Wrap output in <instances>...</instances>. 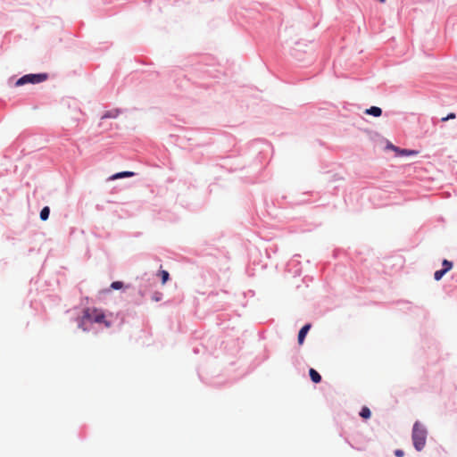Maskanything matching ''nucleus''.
I'll return each instance as SVG.
<instances>
[{"label": "nucleus", "mask_w": 457, "mask_h": 457, "mask_svg": "<svg viewBox=\"0 0 457 457\" xmlns=\"http://www.w3.org/2000/svg\"><path fill=\"white\" fill-rule=\"evenodd\" d=\"M36 135L21 134L16 140L5 150L4 157L12 158L14 154L21 148V153L32 148V142L36 139Z\"/></svg>", "instance_id": "f257e3e1"}, {"label": "nucleus", "mask_w": 457, "mask_h": 457, "mask_svg": "<svg viewBox=\"0 0 457 457\" xmlns=\"http://www.w3.org/2000/svg\"><path fill=\"white\" fill-rule=\"evenodd\" d=\"M259 145H262L266 147L270 146L268 141L262 138H256L249 143L250 147L255 148L254 152L256 153V157L250 168L255 170L256 171H262L265 168V166L262 164L266 157L264 149L262 147L259 148Z\"/></svg>", "instance_id": "f03ea898"}, {"label": "nucleus", "mask_w": 457, "mask_h": 457, "mask_svg": "<svg viewBox=\"0 0 457 457\" xmlns=\"http://www.w3.org/2000/svg\"><path fill=\"white\" fill-rule=\"evenodd\" d=\"M428 431L419 421H416L412 428L411 439L414 448L420 452L424 449L427 441Z\"/></svg>", "instance_id": "7ed1b4c3"}, {"label": "nucleus", "mask_w": 457, "mask_h": 457, "mask_svg": "<svg viewBox=\"0 0 457 457\" xmlns=\"http://www.w3.org/2000/svg\"><path fill=\"white\" fill-rule=\"evenodd\" d=\"M49 78L47 72L28 73L22 75L14 82L15 87H21L27 84H39L46 81Z\"/></svg>", "instance_id": "20e7f679"}, {"label": "nucleus", "mask_w": 457, "mask_h": 457, "mask_svg": "<svg viewBox=\"0 0 457 457\" xmlns=\"http://www.w3.org/2000/svg\"><path fill=\"white\" fill-rule=\"evenodd\" d=\"M83 318L91 322L104 323L106 328L111 327V323L105 320L104 313L98 309H86L84 312Z\"/></svg>", "instance_id": "39448f33"}, {"label": "nucleus", "mask_w": 457, "mask_h": 457, "mask_svg": "<svg viewBox=\"0 0 457 457\" xmlns=\"http://www.w3.org/2000/svg\"><path fill=\"white\" fill-rule=\"evenodd\" d=\"M220 162L217 163V166L221 168V169L226 170V171L233 172V171H237L238 170H243L245 168V167H241V168L236 167V168H234L232 166V158L230 156L220 157Z\"/></svg>", "instance_id": "423d86ee"}, {"label": "nucleus", "mask_w": 457, "mask_h": 457, "mask_svg": "<svg viewBox=\"0 0 457 457\" xmlns=\"http://www.w3.org/2000/svg\"><path fill=\"white\" fill-rule=\"evenodd\" d=\"M420 153L418 150L409 149V148H401L397 146L395 151L394 152L395 157H410L415 156Z\"/></svg>", "instance_id": "0eeeda50"}, {"label": "nucleus", "mask_w": 457, "mask_h": 457, "mask_svg": "<svg viewBox=\"0 0 457 457\" xmlns=\"http://www.w3.org/2000/svg\"><path fill=\"white\" fill-rule=\"evenodd\" d=\"M19 169H21V171H28L29 170H32V169H35V170L39 169L37 167V160L35 158H32V160L29 162H25V167H21V166L16 164L14 166L13 171L17 172Z\"/></svg>", "instance_id": "6e6552de"}, {"label": "nucleus", "mask_w": 457, "mask_h": 457, "mask_svg": "<svg viewBox=\"0 0 457 457\" xmlns=\"http://www.w3.org/2000/svg\"><path fill=\"white\" fill-rule=\"evenodd\" d=\"M363 112L366 115H370V116H372V117H375V118H378V117H380L383 114V110H382L381 107H378V106H376V105H372V106H370L369 108H366Z\"/></svg>", "instance_id": "1a4fd4ad"}, {"label": "nucleus", "mask_w": 457, "mask_h": 457, "mask_svg": "<svg viewBox=\"0 0 457 457\" xmlns=\"http://www.w3.org/2000/svg\"><path fill=\"white\" fill-rule=\"evenodd\" d=\"M123 112V110L120 109V108H114V109H112V110H108V111H105L101 119L102 120H105V119H115L117 118L120 113Z\"/></svg>", "instance_id": "9d476101"}, {"label": "nucleus", "mask_w": 457, "mask_h": 457, "mask_svg": "<svg viewBox=\"0 0 457 457\" xmlns=\"http://www.w3.org/2000/svg\"><path fill=\"white\" fill-rule=\"evenodd\" d=\"M310 328H311V324H306L300 329L299 334H298L299 345H303L305 336L308 333V331L310 330Z\"/></svg>", "instance_id": "9b49d317"}, {"label": "nucleus", "mask_w": 457, "mask_h": 457, "mask_svg": "<svg viewBox=\"0 0 457 457\" xmlns=\"http://www.w3.org/2000/svg\"><path fill=\"white\" fill-rule=\"evenodd\" d=\"M455 118H456V113L455 112H449L446 116L442 117L440 119L433 117L432 118V122L434 124H436V122H445V121H448L449 120H453V119H455Z\"/></svg>", "instance_id": "f8f14e48"}, {"label": "nucleus", "mask_w": 457, "mask_h": 457, "mask_svg": "<svg viewBox=\"0 0 457 457\" xmlns=\"http://www.w3.org/2000/svg\"><path fill=\"white\" fill-rule=\"evenodd\" d=\"M310 378L314 383H320L321 381V376L319 374L317 370L314 369H310L309 370Z\"/></svg>", "instance_id": "ddd939ff"}, {"label": "nucleus", "mask_w": 457, "mask_h": 457, "mask_svg": "<svg viewBox=\"0 0 457 457\" xmlns=\"http://www.w3.org/2000/svg\"><path fill=\"white\" fill-rule=\"evenodd\" d=\"M134 174L135 173H114L112 176H111L108 179V180H114V179H120V178L130 177Z\"/></svg>", "instance_id": "4468645a"}, {"label": "nucleus", "mask_w": 457, "mask_h": 457, "mask_svg": "<svg viewBox=\"0 0 457 457\" xmlns=\"http://www.w3.org/2000/svg\"><path fill=\"white\" fill-rule=\"evenodd\" d=\"M50 209L49 207L46 206L44 207L40 212V219L42 220H46L49 217Z\"/></svg>", "instance_id": "2eb2a0df"}, {"label": "nucleus", "mask_w": 457, "mask_h": 457, "mask_svg": "<svg viewBox=\"0 0 457 457\" xmlns=\"http://www.w3.org/2000/svg\"><path fill=\"white\" fill-rule=\"evenodd\" d=\"M370 410L366 406L362 407L360 412L361 417H362L363 419H369L370 417Z\"/></svg>", "instance_id": "dca6fc26"}, {"label": "nucleus", "mask_w": 457, "mask_h": 457, "mask_svg": "<svg viewBox=\"0 0 457 457\" xmlns=\"http://www.w3.org/2000/svg\"><path fill=\"white\" fill-rule=\"evenodd\" d=\"M397 147V145H395L392 142H390L389 140H386V145L384 146V149L386 151H392V152H395V148Z\"/></svg>", "instance_id": "f3484780"}, {"label": "nucleus", "mask_w": 457, "mask_h": 457, "mask_svg": "<svg viewBox=\"0 0 457 457\" xmlns=\"http://www.w3.org/2000/svg\"><path fill=\"white\" fill-rule=\"evenodd\" d=\"M160 275L162 277V283L165 284L169 279V272L167 270H161Z\"/></svg>", "instance_id": "a211bd4d"}, {"label": "nucleus", "mask_w": 457, "mask_h": 457, "mask_svg": "<svg viewBox=\"0 0 457 457\" xmlns=\"http://www.w3.org/2000/svg\"><path fill=\"white\" fill-rule=\"evenodd\" d=\"M443 270L446 272L449 271L453 268V263L447 260L443 261Z\"/></svg>", "instance_id": "6ab92c4d"}, {"label": "nucleus", "mask_w": 457, "mask_h": 457, "mask_svg": "<svg viewBox=\"0 0 457 457\" xmlns=\"http://www.w3.org/2000/svg\"><path fill=\"white\" fill-rule=\"evenodd\" d=\"M446 273L445 270H444L443 269L442 270H436L434 274V278L436 280H440L442 278V277Z\"/></svg>", "instance_id": "aec40b11"}, {"label": "nucleus", "mask_w": 457, "mask_h": 457, "mask_svg": "<svg viewBox=\"0 0 457 457\" xmlns=\"http://www.w3.org/2000/svg\"><path fill=\"white\" fill-rule=\"evenodd\" d=\"M122 287H123V283L120 281H114L111 284V287L115 290L120 289V288H122Z\"/></svg>", "instance_id": "412c9836"}, {"label": "nucleus", "mask_w": 457, "mask_h": 457, "mask_svg": "<svg viewBox=\"0 0 457 457\" xmlns=\"http://www.w3.org/2000/svg\"><path fill=\"white\" fill-rule=\"evenodd\" d=\"M395 455L396 457H403L404 453H403V450H401V449H396V450L395 451Z\"/></svg>", "instance_id": "4be33fe9"}, {"label": "nucleus", "mask_w": 457, "mask_h": 457, "mask_svg": "<svg viewBox=\"0 0 457 457\" xmlns=\"http://www.w3.org/2000/svg\"><path fill=\"white\" fill-rule=\"evenodd\" d=\"M414 171H428V170H427V168L415 166L414 167Z\"/></svg>", "instance_id": "5701e85b"}, {"label": "nucleus", "mask_w": 457, "mask_h": 457, "mask_svg": "<svg viewBox=\"0 0 457 457\" xmlns=\"http://www.w3.org/2000/svg\"><path fill=\"white\" fill-rule=\"evenodd\" d=\"M203 72L206 73L209 76H212V71L210 70H208V69L204 70Z\"/></svg>", "instance_id": "b1692460"}]
</instances>
